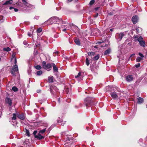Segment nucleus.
<instances>
[{
    "instance_id": "f03ea898",
    "label": "nucleus",
    "mask_w": 147,
    "mask_h": 147,
    "mask_svg": "<svg viewBox=\"0 0 147 147\" xmlns=\"http://www.w3.org/2000/svg\"><path fill=\"white\" fill-rule=\"evenodd\" d=\"M50 21L53 22V23L58 22H59L60 23L62 22L61 18H59L56 17H52L50 19Z\"/></svg>"
},
{
    "instance_id": "4d7b16f0",
    "label": "nucleus",
    "mask_w": 147,
    "mask_h": 147,
    "mask_svg": "<svg viewBox=\"0 0 147 147\" xmlns=\"http://www.w3.org/2000/svg\"><path fill=\"white\" fill-rule=\"evenodd\" d=\"M80 78H81V80H82V78H83V77H82V76H81V77H80Z\"/></svg>"
},
{
    "instance_id": "052dcab7",
    "label": "nucleus",
    "mask_w": 147,
    "mask_h": 147,
    "mask_svg": "<svg viewBox=\"0 0 147 147\" xmlns=\"http://www.w3.org/2000/svg\"><path fill=\"white\" fill-rule=\"evenodd\" d=\"M117 57H118V58H119V56H117Z\"/></svg>"
},
{
    "instance_id": "2f4dec72",
    "label": "nucleus",
    "mask_w": 147,
    "mask_h": 147,
    "mask_svg": "<svg viewBox=\"0 0 147 147\" xmlns=\"http://www.w3.org/2000/svg\"><path fill=\"white\" fill-rule=\"evenodd\" d=\"M142 58L141 57H138L136 59V60L137 62H139L140 61L142 60Z\"/></svg>"
},
{
    "instance_id": "603ef678",
    "label": "nucleus",
    "mask_w": 147,
    "mask_h": 147,
    "mask_svg": "<svg viewBox=\"0 0 147 147\" xmlns=\"http://www.w3.org/2000/svg\"><path fill=\"white\" fill-rule=\"evenodd\" d=\"M66 30V29L65 28V29H63L62 30L63 31L65 32V31Z\"/></svg>"
},
{
    "instance_id": "b1692460",
    "label": "nucleus",
    "mask_w": 147,
    "mask_h": 147,
    "mask_svg": "<svg viewBox=\"0 0 147 147\" xmlns=\"http://www.w3.org/2000/svg\"><path fill=\"white\" fill-rule=\"evenodd\" d=\"M46 128H45L42 130H40L39 131V133L40 134H44L46 131Z\"/></svg>"
},
{
    "instance_id": "49530a36",
    "label": "nucleus",
    "mask_w": 147,
    "mask_h": 147,
    "mask_svg": "<svg viewBox=\"0 0 147 147\" xmlns=\"http://www.w3.org/2000/svg\"><path fill=\"white\" fill-rule=\"evenodd\" d=\"M23 44L24 45H26L27 44V42L26 41H24L23 42Z\"/></svg>"
},
{
    "instance_id": "58836bf2",
    "label": "nucleus",
    "mask_w": 147,
    "mask_h": 147,
    "mask_svg": "<svg viewBox=\"0 0 147 147\" xmlns=\"http://www.w3.org/2000/svg\"><path fill=\"white\" fill-rule=\"evenodd\" d=\"M139 55L140 56V57H141L142 59L144 57V56L142 53H139Z\"/></svg>"
},
{
    "instance_id": "7c9ffc66",
    "label": "nucleus",
    "mask_w": 147,
    "mask_h": 147,
    "mask_svg": "<svg viewBox=\"0 0 147 147\" xmlns=\"http://www.w3.org/2000/svg\"><path fill=\"white\" fill-rule=\"evenodd\" d=\"M143 38L141 36H140L137 39V40L139 42H140V41L143 40Z\"/></svg>"
},
{
    "instance_id": "e433bc0d",
    "label": "nucleus",
    "mask_w": 147,
    "mask_h": 147,
    "mask_svg": "<svg viewBox=\"0 0 147 147\" xmlns=\"http://www.w3.org/2000/svg\"><path fill=\"white\" fill-rule=\"evenodd\" d=\"M81 75V73L80 72H79L78 75L77 76H75L76 78H78Z\"/></svg>"
},
{
    "instance_id": "4c0bfd02",
    "label": "nucleus",
    "mask_w": 147,
    "mask_h": 147,
    "mask_svg": "<svg viewBox=\"0 0 147 147\" xmlns=\"http://www.w3.org/2000/svg\"><path fill=\"white\" fill-rule=\"evenodd\" d=\"M47 64H46V62L45 61H43L42 62V66L43 68Z\"/></svg>"
},
{
    "instance_id": "5701e85b",
    "label": "nucleus",
    "mask_w": 147,
    "mask_h": 147,
    "mask_svg": "<svg viewBox=\"0 0 147 147\" xmlns=\"http://www.w3.org/2000/svg\"><path fill=\"white\" fill-rule=\"evenodd\" d=\"M3 50L4 51L8 52L10 51L11 50V49L9 47H7V48H4L3 49Z\"/></svg>"
},
{
    "instance_id": "f3484780",
    "label": "nucleus",
    "mask_w": 147,
    "mask_h": 147,
    "mask_svg": "<svg viewBox=\"0 0 147 147\" xmlns=\"http://www.w3.org/2000/svg\"><path fill=\"white\" fill-rule=\"evenodd\" d=\"M49 82H53V76H49L48 78Z\"/></svg>"
},
{
    "instance_id": "3c124183",
    "label": "nucleus",
    "mask_w": 147,
    "mask_h": 147,
    "mask_svg": "<svg viewBox=\"0 0 147 147\" xmlns=\"http://www.w3.org/2000/svg\"><path fill=\"white\" fill-rule=\"evenodd\" d=\"M28 35L29 36H31V34L30 33H28Z\"/></svg>"
},
{
    "instance_id": "473e14b6",
    "label": "nucleus",
    "mask_w": 147,
    "mask_h": 147,
    "mask_svg": "<svg viewBox=\"0 0 147 147\" xmlns=\"http://www.w3.org/2000/svg\"><path fill=\"white\" fill-rule=\"evenodd\" d=\"M94 2H95L94 0H92L90 1V2L89 3V4L90 5H92L94 3Z\"/></svg>"
},
{
    "instance_id": "a211bd4d",
    "label": "nucleus",
    "mask_w": 147,
    "mask_h": 147,
    "mask_svg": "<svg viewBox=\"0 0 147 147\" xmlns=\"http://www.w3.org/2000/svg\"><path fill=\"white\" fill-rule=\"evenodd\" d=\"M74 42L76 44L78 45H80V43L79 40L78 38L75 39L74 40Z\"/></svg>"
},
{
    "instance_id": "2eb2a0df",
    "label": "nucleus",
    "mask_w": 147,
    "mask_h": 147,
    "mask_svg": "<svg viewBox=\"0 0 147 147\" xmlns=\"http://www.w3.org/2000/svg\"><path fill=\"white\" fill-rule=\"evenodd\" d=\"M139 42L141 46L144 47H145L146 43L145 42L144 40H143L140 42Z\"/></svg>"
},
{
    "instance_id": "09e8293b",
    "label": "nucleus",
    "mask_w": 147,
    "mask_h": 147,
    "mask_svg": "<svg viewBox=\"0 0 147 147\" xmlns=\"http://www.w3.org/2000/svg\"><path fill=\"white\" fill-rule=\"evenodd\" d=\"M110 87L109 86L106 87V89L107 90V91H108L109 90V88Z\"/></svg>"
},
{
    "instance_id": "423d86ee",
    "label": "nucleus",
    "mask_w": 147,
    "mask_h": 147,
    "mask_svg": "<svg viewBox=\"0 0 147 147\" xmlns=\"http://www.w3.org/2000/svg\"><path fill=\"white\" fill-rule=\"evenodd\" d=\"M138 16H134L132 19V21L134 24H136L138 22Z\"/></svg>"
},
{
    "instance_id": "1a4fd4ad",
    "label": "nucleus",
    "mask_w": 147,
    "mask_h": 147,
    "mask_svg": "<svg viewBox=\"0 0 147 147\" xmlns=\"http://www.w3.org/2000/svg\"><path fill=\"white\" fill-rule=\"evenodd\" d=\"M6 103L8 104L9 106H11L12 104L11 100L9 98H6L5 99Z\"/></svg>"
},
{
    "instance_id": "bf43d9fd",
    "label": "nucleus",
    "mask_w": 147,
    "mask_h": 147,
    "mask_svg": "<svg viewBox=\"0 0 147 147\" xmlns=\"http://www.w3.org/2000/svg\"><path fill=\"white\" fill-rule=\"evenodd\" d=\"M98 43H100L101 42H98Z\"/></svg>"
},
{
    "instance_id": "13d9d810",
    "label": "nucleus",
    "mask_w": 147,
    "mask_h": 147,
    "mask_svg": "<svg viewBox=\"0 0 147 147\" xmlns=\"http://www.w3.org/2000/svg\"><path fill=\"white\" fill-rule=\"evenodd\" d=\"M110 30L111 31H113V29H110Z\"/></svg>"
},
{
    "instance_id": "6ab92c4d",
    "label": "nucleus",
    "mask_w": 147,
    "mask_h": 147,
    "mask_svg": "<svg viewBox=\"0 0 147 147\" xmlns=\"http://www.w3.org/2000/svg\"><path fill=\"white\" fill-rule=\"evenodd\" d=\"M13 1L12 0L7 1L3 3L4 5L11 4L12 3Z\"/></svg>"
},
{
    "instance_id": "9b49d317",
    "label": "nucleus",
    "mask_w": 147,
    "mask_h": 147,
    "mask_svg": "<svg viewBox=\"0 0 147 147\" xmlns=\"http://www.w3.org/2000/svg\"><path fill=\"white\" fill-rule=\"evenodd\" d=\"M35 138H36L38 139L39 140H41L44 138V137L42 136H41L40 134L39 133L38 135H35Z\"/></svg>"
},
{
    "instance_id": "4468645a",
    "label": "nucleus",
    "mask_w": 147,
    "mask_h": 147,
    "mask_svg": "<svg viewBox=\"0 0 147 147\" xmlns=\"http://www.w3.org/2000/svg\"><path fill=\"white\" fill-rule=\"evenodd\" d=\"M52 65H53V72L54 73L57 72L58 71L57 67L56 66L55 64L53 63L52 64Z\"/></svg>"
},
{
    "instance_id": "37998d69",
    "label": "nucleus",
    "mask_w": 147,
    "mask_h": 147,
    "mask_svg": "<svg viewBox=\"0 0 147 147\" xmlns=\"http://www.w3.org/2000/svg\"><path fill=\"white\" fill-rule=\"evenodd\" d=\"M140 66V63H138L137 65H136L135 66L136 67L138 68Z\"/></svg>"
},
{
    "instance_id": "f257e3e1",
    "label": "nucleus",
    "mask_w": 147,
    "mask_h": 147,
    "mask_svg": "<svg viewBox=\"0 0 147 147\" xmlns=\"http://www.w3.org/2000/svg\"><path fill=\"white\" fill-rule=\"evenodd\" d=\"M91 97H87L84 100V103L86 106L89 105H93V101L91 100Z\"/></svg>"
},
{
    "instance_id": "4be33fe9",
    "label": "nucleus",
    "mask_w": 147,
    "mask_h": 147,
    "mask_svg": "<svg viewBox=\"0 0 147 147\" xmlns=\"http://www.w3.org/2000/svg\"><path fill=\"white\" fill-rule=\"evenodd\" d=\"M136 32L137 33H140L142 31V28L139 27H136Z\"/></svg>"
},
{
    "instance_id": "6e6d98bb",
    "label": "nucleus",
    "mask_w": 147,
    "mask_h": 147,
    "mask_svg": "<svg viewBox=\"0 0 147 147\" xmlns=\"http://www.w3.org/2000/svg\"><path fill=\"white\" fill-rule=\"evenodd\" d=\"M38 17H35V18L36 19H37L38 18Z\"/></svg>"
},
{
    "instance_id": "20e7f679",
    "label": "nucleus",
    "mask_w": 147,
    "mask_h": 147,
    "mask_svg": "<svg viewBox=\"0 0 147 147\" xmlns=\"http://www.w3.org/2000/svg\"><path fill=\"white\" fill-rule=\"evenodd\" d=\"M50 89L51 92L53 95L55 94L56 92L58 90V89L57 88V87L55 86H51L50 87Z\"/></svg>"
},
{
    "instance_id": "cd10ccee",
    "label": "nucleus",
    "mask_w": 147,
    "mask_h": 147,
    "mask_svg": "<svg viewBox=\"0 0 147 147\" xmlns=\"http://www.w3.org/2000/svg\"><path fill=\"white\" fill-rule=\"evenodd\" d=\"M14 9V11L15 12H16L18 11V10L17 9L13 7H9V9Z\"/></svg>"
},
{
    "instance_id": "f8f14e48",
    "label": "nucleus",
    "mask_w": 147,
    "mask_h": 147,
    "mask_svg": "<svg viewBox=\"0 0 147 147\" xmlns=\"http://www.w3.org/2000/svg\"><path fill=\"white\" fill-rule=\"evenodd\" d=\"M45 69L47 70L48 71H49L51 69V65L50 64L48 63L44 67V68Z\"/></svg>"
},
{
    "instance_id": "a878e982",
    "label": "nucleus",
    "mask_w": 147,
    "mask_h": 147,
    "mask_svg": "<svg viewBox=\"0 0 147 147\" xmlns=\"http://www.w3.org/2000/svg\"><path fill=\"white\" fill-rule=\"evenodd\" d=\"M99 58V56L98 55H97L96 56L94 57L93 58V59L94 60H98Z\"/></svg>"
},
{
    "instance_id": "39448f33",
    "label": "nucleus",
    "mask_w": 147,
    "mask_h": 147,
    "mask_svg": "<svg viewBox=\"0 0 147 147\" xmlns=\"http://www.w3.org/2000/svg\"><path fill=\"white\" fill-rule=\"evenodd\" d=\"M133 75H128L125 77L126 80L127 82L131 81L133 80Z\"/></svg>"
},
{
    "instance_id": "0eeeda50",
    "label": "nucleus",
    "mask_w": 147,
    "mask_h": 147,
    "mask_svg": "<svg viewBox=\"0 0 147 147\" xmlns=\"http://www.w3.org/2000/svg\"><path fill=\"white\" fill-rule=\"evenodd\" d=\"M124 35V32H121L118 34L117 37L118 40L120 41Z\"/></svg>"
},
{
    "instance_id": "72a5a7b5",
    "label": "nucleus",
    "mask_w": 147,
    "mask_h": 147,
    "mask_svg": "<svg viewBox=\"0 0 147 147\" xmlns=\"http://www.w3.org/2000/svg\"><path fill=\"white\" fill-rule=\"evenodd\" d=\"M42 31V29L41 28H39L37 30V32L38 33H40Z\"/></svg>"
},
{
    "instance_id": "c9c22d12",
    "label": "nucleus",
    "mask_w": 147,
    "mask_h": 147,
    "mask_svg": "<svg viewBox=\"0 0 147 147\" xmlns=\"http://www.w3.org/2000/svg\"><path fill=\"white\" fill-rule=\"evenodd\" d=\"M3 16H0V22H1L3 21Z\"/></svg>"
},
{
    "instance_id": "9d476101",
    "label": "nucleus",
    "mask_w": 147,
    "mask_h": 147,
    "mask_svg": "<svg viewBox=\"0 0 147 147\" xmlns=\"http://www.w3.org/2000/svg\"><path fill=\"white\" fill-rule=\"evenodd\" d=\"M17 117L19 119L23 120L24 119V117L23 114H20L19 113H17Z\"/></svg>"
},
{
    "instance_id": "c03bdc74",
    "label": "nucleus",
    "mask_w": 147,
    "mask_h": 147,
    "mask_svg": "<svg viewBox=\"0 0 147 147\" xmlns=\"http://www.w3.org/2000/svg\"><path fill=\"white\" fill-rule=\"evenodd\" d=\"M93 53L92 52H89L88 53V55H90L92 54H93Z\"/></svg>"
},
{
    "instance_id": "c756f323",
    "label": "nucleus",
    "mask_w": 147,
    "mask_h": 147,
    "mask_svg": "<svg viewBox=\"0 0 147 147\" xmlns=\"http://www.w3.org/2000/svg\"><path fill=\"white\" fill-rule=\"evenodd\" d=\"M86 63L87 66L89 65L90 64L88 58L87 57L86 58Z\"/></svg>"
},
{
    "instance_id": "0e129e2a",
    "label": "nucleus",
    "mask_w": 147,
    "mask_h": 147,
    "mask_svg": "<svg viewBox=\"0 0 147 147\" xmlns=\"http://www.w3.org/2000/svg\"><path fill=\"white\" fill-rule=\"evenodd\" d=\"M146 107L147 108V105H146Z\"/></svg>"
},
{
    "instance_id": "c85d7f7f",
    "label": "nucleus",
    "mask_w": 147,
    "mask_h": 147,
    "mask_svg": "<svg viewBox=\"0 0 147 147\" xmlns=\"http://www.w3.org/2000/svg\"><path fill=\"white\" fill-rule=\"evenodd\" d=\"M42 71L40 70L37 71L36 74L38 76H40L42 74Z\"/></svg>"
},
{
    "instance_id": "393cba45",
    "label": "nucleus",
    "mask_w": 147,
    "mask_h": 147,
    "mask_svg": "<svg viewBox=\"0 0 147 147\" xmlns=\"http://www.w3.org/2000/svg\"><path fill=\"white\" fill-rule=\"evenodd\" d=\"M35 67L36 69L38 70L42 68L41 66L39 65H37L36 66H35Z\"/></svg>"
},
{
    "instance_id": "dca6fc26",
    "label": "nucleus",
    "mask_w": 147,
    "mask_h": 147,
    "mask_svg": "<svg viewBox=\"0 0 147 147\" xmlns=\"http://www.w3.org/2000/svg\"><path fill=\"white\" fill-rule=\"evenodd\" d=\"M111 49L109 48L104 53V55H107L109 54L111 52Z\"/></svg>"
},
{
    "instance_id": "de8ad7c7",
    "label": "nucleus",
    "mask_w": 147,
    "mask_h": 147,
    "mask_svg": "<svg viewBox=\"0 0 147 147\" xmlns=\"http://www.w3.org/2000/svg\"><path fill=\"white\" fill-rule=\"evenodd\" d=\"M37 133V131H34V132H33V134L35 136V135H36V134Z\"/></svg>"
},
{
    "instance_id": "680f3d73",
    "label": "nucleus",
    "mask_w": 147,
    "mask_h": 147,
    "mask_svg": "<svg viewBox=\"0 0 147 147\" xmlns=\"http://www.w3.org/2000/svg\"><path fill=\"white\" fill-rule=\"evenodd\" d=\"M134 55V54H133V55Z\"/></svg>"
},
{
    "instance_id": "aec40b11",
    "label": "nucleus",
    "mask_w": 147,
    "mask_h": 147,
    "mask_svg": "<svg viewBox=\"0 0 147 147\" xmlns=\"http://www.w3.org/2000/svg\"><path fill=\"white\" fill-rule=\"evenodd\" d=\"M57 121L58 123H61V125H62V126L64 125V124L63 123H63H61L62 122H63V120L62 119H60L59 118H58V119H57Z\"/></svg>"
},
{
    "instance_id": "8fccbe9b",
    "label": "nucleus",
    "mask_w": 147,
    "mask_h": 147,
    "mask_svg": "<svg viewBox=\"0 0 147 147\" xmlns=\"http://www.w3.org/2000/svg\"><path fill=\"white\" fill-rule=\"evenodd\" d=\"M116 88L117 89V90L118 91H119V90H119V88H118L117 87H116Z\"/></svg>"
},
{
    "instance_id": "bb28decb",
    "label": "nucleus",
    "mask_w": 147,
    "mask_h": 147,
    "mask_svg": "<svg viewBox=\"0 0 147 147\" xmlns=\"http://www.w3.org/2000/svg\"><path fill=\"white\" fill-rule=\"evenodd\" d=\"M12 90L14 92H16L18 91V89L16 87L13 86L12 88Z\"/></svg>"
},
{
    "instance_id": "e2e57ef3",
    "label": "nucleus",
    "mask_w": 147,
    "mask_h": 147,
    "mask_svg": "<svg viewBox=\"0 0 147 147\" xmlns=\"http://www.w3.org/2000/svg\"><path fill=\"white\" fill-rule=\"evenodd\" d=\"M38 90H37V92H38Z\"/></svg>"
},
{
    "instance_id": "79ce46f5",
    "label": "nucleus",
    "mask_w": 147,
    "mask_h": 147,
    "mask_svg": "<svg viewBox=\"0 0 147 147\" xmlns=\"http://www.w3.org/2000/svg\"><path fill=\"white\" fill-rule=\"evenodd\" d=\"M22 1L24 4H26L27 3L26 1V0H22Z\"/></svg>"
},
{
    "instance_id": "ddd939ff",
    "label": "nucleus",
    "mask_w": 147,
    "mask_h": 147,
    "mask_svg": "<svg viewBox=\"0 0 147 147\" xmlns=\"http://www.w3.org/2000/svg\"><path fill=\"white\" fill-rule=\"evenodd\" d=\"M137 103L138 104H141L143 102L144 99L143 98L139 97L137 99Z\"/></svg>"
},
{
    "instance_id": "ea45409f",
    "label": "nucleus",
    "mask_w": 147,
    "mask_h": 147,
    "mask_svg": "<svg viewBox=\"0 0 147 147\" xmlns=\"http://www.w3.org/2000/svg\"><path fill=\"white\" fill-rule=\"evenodd\" d=\"M59 53V52L58 51H55V52L53 53V54H56L57 55H58V54Z\"/></svg>"
},
{
    "instance_id": "f704fd0d",
    "label": "nucleus",
    "mask_w": 147,
    "mask_h": 147,
    "mask_svg": "<svg viewBox=\"0 0 147 147\" xmlns=\"http://www.w3.org/2000/svg\"><path fill=\"white\" fill-rule=\"evenodd\" d=\"M26 133L27 134L28 136H30L29 132V130L27 129H26Z\"/></svg>"
},
{
    "instance_id": "5fc2aeb1",
    "label": "nucleus",
    "mask_w": 147,
    "mask_h": 147,
    "mask_svg": "<svg viewBox=\"0 0 147 147\" xmlns=\"http://www.w3.org/2000/svg\"><path fill=\"white\" fill-rule=\"evenodd\" d=\"M73 0H67V1L69 2H71Z\"/></svg>"
},
{
    "instance_id": "6e6552de",
    "label": "nucleus",
    "mask_w": 147,
    "mask_h": 147,
    "mask_svg": "<svg viewBox=\"0 0 147 147\" xmlns=\"http://www.w3.org/2000/svg\"><path fill=\"white\" fill-rule=\"evenodd\" d=\"M110 95H111L113 99H117L118 97V94L116 92H111L110 93Z\"/></svg>"
},
{
    "instance_id": "412c9836",
    "label": "nucleus",
    "mask_w": 147,
    "mask_h": 147,
    "mask_svg": "<svg viewBox=\"0 0 147 147\" xmlns=\"http://www.w3.org/2000/svg\"><path fill=\"white\" fill-rule=\"evenodd\" d=\"M17 117V113H13V117H11V119L13 120H15L16 119Z\"/></svg>"
},
{
    "instance_id": "a18cd8bd",
    "label": "nucleus",
    "mask_w": 147,
    "mask_h": 147,
    "mask_svg": "<svg viewBox=\"0 0 147 147\" xmlns=\"http://www.w3.org/2000/svg\"><path fill=\"white\" fill-rule=\"evenodd\" d=\"M17 63V60L16 58H15L14 59V64L15 65H16V64Z\"/></svg>"
},
{
    "instance_id": "864d4df0",
    "label": "nucleus",
    "mask_w": 147,
    "mask_h": 147,
    "mask_svg": "<svg viewBox=\"0 0 147 147\" xmlns=\"http://www.w3.org/2000/svg\"><path fill=\"white\" fill-rule=\"evenodd\" d=\"M94 47V48H95L96 49L98 48V47L97 46H95Z\"/></svg>"
},
{
    "instance_id": "7ed1b4c3",
    "label": "nucleus",
    "mask_w": 147,
    "mask_h": 147,
    "mask_svg": "<svg viewBox=\"0 0 147 147\" xmlns=\"http://www.w3.org/2000/svg\"><path fill=\"white\" fill-rule=\"evenodd\" d=\"M18 70V66L17 65H15L13 67L12 69L11 70V74L13 75H15V72Z\"/></svg>"
},
{
    "instance_id": "a19ab883",
    "label": "nucleus",
    "mask_w": 147,
    "mask_h": 147,
    "mask_svg": "<svg viewBox=\"0 0 147 147\" xmlns=\"http://www.w3.org/2000/svg\"><path fill=\"white\" fill-rule=\"evenodd\" d=\"M15 54L14 53H13L12 54V60L13 59H14L15 58H16V57H15Z\"/></svg>"
}]
</instances>
